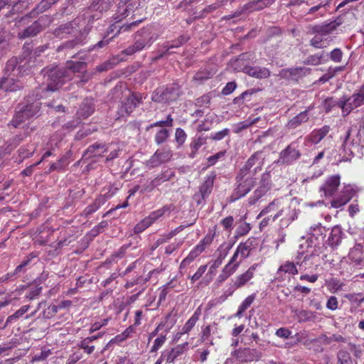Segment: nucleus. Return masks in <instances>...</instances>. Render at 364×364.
<instances>
[{
    "label": "nucleus",
    "mask_w": 364,
    "mask_h": 364,
    "mask_svg": "<svg viewBox=\"0 0 364 364\" xmlns=\"http://www.w3.org/2000/svg\"><path fill=\"white\" fill-rule=\"evenodd\" d=\"M41 74L43 77L46 87L43 90L46 91H56L59 90L64 83L65 78L69 77L68 70L64 67L49 65L41 70Z\"/></svg>",
    "instance_id": "1"
},
{
    "label": "nucleus",
    "mask_w": 364,
    "mask_h": 364,
    "mask_svg": "<svg viewBox=\"0 0 364 364\" xmlns=\"http://www.w3.org/2000/svg\"><path fill=\"white\" fill-rule=\"evenodd\" d=\"M157 37V35L153 33L150 29L144 28L136 32L134 43L124 49L122 53L127 55H133L146 47L151 46Z\"/></svg>",
    "instance_id": "2"
},
{
    "label": "nucleus",
    "mask_w": 364,
    "mask_h": 364,
    "mask_svg": "<svg viewBox=\"0 0 364 364\" xmlns=\"http://www.w3.org/2000/svg\"><path fill=\"white\" fill-rule=\"evenodd\" d=\"M253 171L240 168L236 176L237 186L235 190L236 197L240 198L247 194L256 184Z\"/></svg>",
    "instance_id": "3"
},
{
    "label": "nucleus",
    "mask_w": 364,
    "mask_h": 364,
    "mask_svg": "<svg viewBox=\"0 0 364 364\" xmlns=\"http://www.w3.org/2000/svg\"><path fill=\"white\" fill-rule=\"evenodd\" d=\"M182 95L181 86L178 83L168 85L165 88H157L152 94L153 101L166 103L176 100Z\"/></svg>",
    "instance_id": "4"
},
{
    "label": "nucleus",
    "mask_w": 364,
    "mask_h": 364,
    "mask_svg": "<svg viewBox=\"0 0 364 364\" xmlns=\"http://www.w3.org/2000/svg\"><path fill=\"white\" fill-rule=\"evenodd\" d=\"M338 105L343 112H346V114H349L353 109L364 105V85L350 97L339 100Z\"/></svg>",
    "instance_id": "5"
},
{
    "label": "nucleus",
    "mask_w": 364,
    "mask_h": 364,
    "mask_svg": "<svg viewBox=\"0 0 364 364\" xmlns=\"http://www.w3.org/2000/svg\"><path fill=\"white\" fill-rule=\"evenodd\" d=\"M297 141H293L289 144L279 154L278 163L281 164H291L301 157Z\"/></svg>",
    "instance_id": "6"
},
{
    "label": "nucleus",
    "mask_w": 364,
    "mask_h": 364,
    "mask_svg": "<svg viewBox=\"0 0 364 364\" xmlns=\"http://www.w3.org/2000/svg\"><path fill=\"white\" fill-rule=\"evenodd\" d=\"M272 188L271 176L269 172L262 173L259 186L250 198L249 203L255 204L259 199L264 196Z\"/></svg>",
    "instance_id": "7"
},
{
    "label": "nucleus",
    "mask_w": 364,
    "mask_h": 364,
    "mask_svg": "<svg viewBox=\"0 0 364 364\" xmlns=\"http://www.w3.org/2000/svg\"><path fill=\"white\" fill-rule=\"evenodd\" d=\"M170 210V207L164 205L162 208L159 209L150 213L149 216L138 223L134 228V232L139 234L144 230L151 225L157 219L164 215V213Z\"/></svg>",
    "instance_id": "8"
},
{
    "label": "nucleus",
    "mask_w": 364,
    "mask_h": 364,
    "mask_svg": "<svg viewBox=\"0 0 364 364\" xmlns=\"http://www.w3.org/2000/svg\"><path fill=\"white\" fill-rule=\"evenodd\" d=\"M234 356L241 362L258 361L262 357V353L254 348H245L235 351Z\"/></svg>",
    "instance_id": "9"
},
{
    "label": "nucleus",
    "mask_w": 364,
    "mask_h": 364,
    "mask_svg": "<svg viewBox=\"0 0 364 364\" xmlns=\"http://www.w3.org/2000/svg\"><path fill=\"white\" fill-rule=\"evenodd\" d=\"M355 191L350 186H346L341 191L339 196L331 202V207L341 208L347 204L355 196Z\"/></svg>",
    "instance_id": "10"
},
{
    "label": "nucleus",
    "mask_w": 364,
    "mask_h": 364,
    "mask_svg": "<svg viewBox=\"0 0 364 364\" xmlns=\"http://www.w3.org/2000/svg\"><path fill=\"white\" fill-rule=\"evenodd\" d=\"M77 23L74 21L67 22L55 28L53 34L55 38L63 39L70 36H75L78 32Z\"/></svg>",
    "instance_id": "11"
},
{
    "label": "nucleus",
    "mask_w": 364,
    "mask_h": 364,
    "mask_svg": "<svg viewBox=\"0 0 364 364\" xmlns=\"http://www.w3.org/2000/svg\"><path fill=\"white\" fill-rule=\"evenodd\" d=\"M31 0H0V11L7 7L10 13L20 12L25 9Z\"/></svg>",
    "instance_id": "12"
},
{
    "label": "nucleus",
    "mask_w": 364,
    "mask_h": 364,
    "mask_svg": "<svg viewBox=\"0 0 364 364\" xmlns=\"http://www.w3.org/2000/svg\"><path fill=\"white\" fill-rule=\"evenodd\" d=\"M340 176L334 175L330 176L321 186L320 191L323 192L326 196H332L336 191L340 185Z\"/></svg>",
    "instance_id": "13"
},
{
    "label": "nucleus",
    "mask_w": 364,
    "mask_h": 364,
    "mask_svg": "<svg viewBox=\"0 0 364 364\" xmlns=\"http://www.w3.org/2000/svg\"><path fill=\"white\" fill-rule=\"evenodd\" d=\"M341 24V21L336 19L328 23H324L322 25H315L311 28V32L313 33L320 34V36H325L333 31Z\"/></svg>",
    "instance_id": "14"
},
{
    "label": "nucleus",
    "mask_w": 364,
    "mask_h": 364,
    "mask_svg": "<svg viewBox=\"0 0 364 364\" xmlns=\"http://www.w3.org/2000/svg\"><path fill=\"white\" fill-rule=\"evenodd\" d=\"M171 153L168 150H157L148 161L147 164L151 167H156L163 163L170 160Z\"/></svg>",
    "instance_id": "15"
},
{
    "label": "nucleus",
    "mask_w": 364,
    "mask_h": 364,
    "mask_svg": "<svg viewBox=\"0 0 364 364\" xmlns=\"http://www.w3.org/2000/svg\"><path fill=\"white\" fill-rule=\"evenodd\" d=\"M244 72L249 76L257 79L268 78L271 74L268 68L260 66H246L244 68Z\"/></svg>",
    "instance_id": "16"
},
{
    "label": "nucleus",
    "mask_w": 364,
    "mask_h": 364,
    "mask_svg": "<svg viewBox=\"0 0 364 364\" xmlns=\"http://www.w3.org/2000/svg\"><path fill=\"white\" fill-rule=\"evenodd\" d=\"M257 264L252 265L245 273L237 276L233 281V287L239 289L245 286L254 276Z\"/></svg>",
    "instance_id": "17"
},
{
    "label": "nucleus",
    "mask_w": 364,
    "mask_h": 364,
    "mask_svg": "<svg viewBox=\"0 0 364 364\" xmlns=\"http://www.w3.org/2000/svg\"><path fill=\"white\" fill-rule=\"evenodd\" d=\"M188 342L184 343L182 345H178L175 348H171L170 350L164 351L161 355L164 357L166 363H173L176 358L183 353L185 348L188 346Z\"/></svg>",
    "instance_id": "18"
},
{
    "label": "nucleus",
    "mask_w": 364,
    "mask_h": 364,
    "mask_svg": "<svg viewBox=\"0 0 364 364\" xmlns=\"http://www.w3.org/2000/svg\"><path fill=\"white\" fill-rule=\"evenodd\" d=\"M262 151H258L253 154L246 161L245 164L242 169L251 170L253 166L257 165V166L252 171L254 173H256L257 169H261V165L262 164Z\"/></svg>",
    "instance_id": "19"
},
{
    "label": "nucleus",
    "mask_w": 364,
    "mask_h": 364,
    "mask_svg": "<svg viewBox=\"0 0 364 364\" xmlns=\"http://www.w3.org/2000/svg\"><path fill=\"white\" fill-rule=\"evenodd\" d=\"M21 87V85L14 79V76L7 75V77H4L0 80V90H3L5 92H14Z\"/></svg>",
    "instance_id": "20"
},
{
    "label": "nucleus",
    "mask_w": 364,
    "mask_h": 364,
    "mask_svg": "<svg viewBox=\"0 0 364 364\" xmlns=\"http://www.w3.org/2000/svg\"><path fill=\"white\" fill-rule=\"evenodd\" d=\"M275 0H253L244 5V10L247 13L259 11L272 5Z\"/></svg>",
    "instance_id": "21"
},
{
    "label": "nucleus",
    "mask_w": 364,
    "mask_h": 364,
    "mask_svg": "<svg viewBox=\"0 0 364 364\" xmlns=\"http://www.w3.org/2000/svg\"><path fill=\"white\" fill-rule=\"evenodd\" d=\"M343 232L341 228L338 226H334L331 232L330 236L328 239V244L332 248L337 247L342 240Z\"/></svg>",
    "instance_id": "22"
},
{
    "label": "nucleus",
    "mask_w": 364,
    "mask_h": 364,
    "mask_svg": "<svg viewBox=\"0 0 364 364\" xmlns=\"http://www.w3.org/2000/svg\"><path fill=\"white\" fill-rule=\"evenodd\" d=\"M215 178V175L214 173L207 176L203 184L200 186V194L203 195V197H208L211 193Z\"/></svg>",
    "instance_id": "23"
},
{
    "label": "nucleus",
    "mask_w": 364,
    "mask_h": 364,
    "mask_svg": "<svg viewBox=\"0 0 364 364\" xmlns=\"http://www.w3.org/2000/svg\"><path fill=\"white\" fill-rule=\"evenodd\" d=\"M87 64L83 61H68L66 63L65 69L68 70V74L70 73H84L86 71Z\"/></svg>",
    "instance_id": "24"
},
{
    "label": "nucleus",
    "mask_w": 364,
    "mask_h": 364,
    "mask_svg": "<svg viewBox=\"0 0 364 364\" xmlns=\"http://www.w3.org/2000/svg\"><path fill=\"white\" fill-rule=\"evenodd\" d=\"M329 126L325 125L319 129L314 130L309 136V140L313 144L320 142L329 132Z\"/></svg>",
    "instance_id": "25"
},
{
    "label": "nucleus",
    "mask_w": 364,
    "mask_h": 364,
    "mask_svg": "<svg viewBox=\"0 0 364 364\" xmlns=\"http://www.w3.org/2000/svg\"><path fill=\"white\" fill-rule=\"evenodd\" d=\"M310 108L306 109L304 112H300L296 116H295L293 119L289 121L287 123V127L289 129H295L302 123L306 122L309 119L308 112Z\"/></svg>",
    "instance_id": "26"
},
{
    "label": "nucleus",
    "mask_w": 364,
    "mask_h": 364,
    "mask_svg": "<svg viewBox=\"0 0 364 364\" xmlns=\"http://www.w3.org/2000/svg\"><path fill=\"white\" fill-rule=\"evenodd\" d=\"M206 143V138L202 136H196L190 144L191 151L189 156L193 159L198 150Z\"/></svg>",
    "instance_id": "27"
},
{
    "label": "nucleus",
    "mask_w": 364,
    "mask_h": 364,
    "mask_svg": "<svg viewBox=\"0 0 364 364\" xmlns=\"http://www.w3.org/2000/svg\"><path fill=\"white\" fill-rule=\"evenodd\" d=\"M201 314L200 308H198L193 316L187 321L182 328L181 333H188L194 327L196 322L198 321Z\"/></svg>",
    "instance_id": "28"
},
{
    "label": "nucleus",
    "mask_w": 364,
    "mask_h": 364,
    "mask_svg": "<svg viewBox=\"0 0 364 364\" xmlns=\"http://www.w3.org/2000/svg\"><path fill=\"white\" fill-rule=\"evenodd\" d=\"M203 245H197L189 255L182 261L180 267H185L186 264L193 262L201 252L204 251Z\"/></svg>",
    "instance_id": "29"
},
{
    "label": "nucleus",
    "mask_w": 364,
    "mask_h": 364,
    "mask_svg": "<svg viewBox=\"0 0 364 364\" xmlns=\"http://www.w3.org/2000/svg\"><path fill=\"white\" fill-rule=\"evenodd\" d=\"M41 31L36 23L33 22L30 26L23 29L21 32L18 33V37L20 38H26L33 37L39 33Z\"/></svg>",
    "instance_id": "30"
},
{
    "label": "nucleus",
    "mask_w": 364,
    "mask_h": 364,
    "mask_svg": "<svg viewBox=\"0 0 364 364\" xmlns=\"http://www.w3.org/2000/svg\"><path fill=\"white\" fill-rule=\"evenodd\" d=\"M53 4L49 0H42L34 9L29 14L31 18L36 17L38 14L44 12L51 7Z\"/></svg>",
    "instance_id": "31"
},
{
    "label": "nucleus",
    "mask_w": 364,
    "mask_h": 364,
    "mask_svg": "<svg viewBox=\"0 0 364 364\" xmlns=\"http://www.w3.org/2000/svg\"><path fill=\"white\" fill-rule=\"evenodd\" d=\"M17 64L18 60L16 58H11L9 60L4 69L5 75L9 76L12 75L14 77L16 76L19 73L18 69H16Z\"/></svg>",
    "instance_id": "32"
},
{
    "label": "nucleus",
    "mask_w": 364,
    "mask_h": 364,
    "mask_svg": "<svg viewBox=\"0 0 364 364\" xmlns=\"http://www.w3.org/2000/svg\"><path fill=\"white\" fill-rule=\"evenodd\" d=\"M238 268V264H235V265L230 266L225 265L223 269L221 274L218 277V281L220 283L225 282L230 276H231L233 273L236 272Z\"/></svg>",
    "instance_id": "33"
},
{
    "label": "nucleus",
    "mask_w": 364,
    "mask_h": 364,
    "mask_svg": "<svg viewBox=\"0 0 364 364\" xmlns=\"http://www.w3.org/2000/svg\"><path fill=\"white\" fill-rule=\"evenodd\" d=\"M217 326L218 324L215 322L211 324L207 325L205 326H203L201 329V336L200 340L204 342L208 341L211 336V333H214L217 332Z\"/></svg>",
    "instance_id": "34"
},
{
    "label": "nucleus",
    "mask_w": 364,
    "mask_h": 364,
    "mask_svg": "<svg viewBox=\"0 0 364 364\" xmlns=\"http://www.w3.org/2000/svg\"><path fill=\"white\" fill-rule=\"evenodd\" d=\"M121 60L122 59H119L118 57H113L112 59L108 60L104 62L102 64L97 66L96 70L100 73L109 70L116 66Z\"/></svg>",
    "instance_id": "35"
},
{
    "label": "nucleus",
    "mask_w": 364,
    "mask_h": 364,
    "mask_svg": "<svg viewBox=\"0 0 364 364\" xmlns=\"http://www.w3.org/2000/svg\"><path fill=\"white\" fill-rule=\"evenodd\" d=\"M281 272L295 275L298 273V269L294 262L287 261L279 267L277 274H279Z\"/></svg>",
    "instance_id": "36"
},
{
    "label": "nucleus",
    "mask_w": 364,
    "mask_h": 364,
    "mask_svg": "<svg viewBox=\"0 0 364 364\" xmlns=\"http://www.w3.org/2000/svg\"><path fill=\"white\" fill-rule=\"evenodd\" d=\"M110 6L109 0H92V12L99 11L102 14L109 9Z\"/></svg>",
    "instance_id": "37"
},
{
    "label": "nucleus",
    "mask_w": 364,
    "mask_h": 364,
    "mask_svg": "<svg viewBox=\"0 0 364 364\" xmlns=\"http://www.w3.org/2000/svg\"><path fill=\"white\" fill-rule=\"evenodd\" d=\"M28 119V117L26 115L24 114V110L21 107H18V109L16 112L15 115L13 117V119L11 120V124L14 127H18L21 123L25 122V120Z\"/></svg>",
    "instance_id": "38"
},
{
    "label": "nucleus",
    "mask_w": 364,
    "mask_h": 364,
    "mask_svg": "<svg viewBox=\"0 0 364 364\" xmlns=\"http://www.w3.org/2000/svg\"><path fill=\"white\" fill-rule=\"evenodd\" d=\"M107 149L105 144L97 143L92 144V164L97 161L96 158H102L101 154L107 151Z\"/></svg>",
    "instance_id": "39"
},
{
    "label": "nucleus",
    "mask_w": 364,
    "mask_h": 364,
    "mask_svg": "<svg viewBox=\"0 0 364 364\" xmlns=\"http://www.w3.org/2000/svg\"><path fill=\"white\" fill-rule=\"evenodd\" d=\"M133 9V5L132 4H129L126 7H122L121 6H119V10L117 11V14H116V16L114 17V19L117 22L121 21L122 19L127 17L130 11Z\"/></svg>",
    "instance_id": "40"
},
{
    "label": "nucleus",
    "mask_w": 364,
    "mask_h": 364,
    "mask_svg": "<svg viewBox=\"0 0 364 364\" xmlns=\"http://www.w3.org/2000/svg\"><path fill=\"white\" fill-rule=\"evenodd\" d=\"M336 364H353V360L348 351L341 350L337 353Z\"/></svg>",
    "instance_id": "41"
},
{
    "label": "nucleus",
    "mask_w": 364,
    "mask_h": 364,
    "mask_svg": "<svg viewBox=\"0 0 364 364\" xmlns=\"http://www.w3.org/2000/svg\"><path fill=\"white\" fill-rule=\"evenodd\" d=\"M24 114L27 116L28 119L36 115L39 111V103L34 102L23 106Z\"/></svg>",
    "instance_id": "42"
},
{
    "label": "nucleus",
    "mask_w": 364,
    "mask_h": 364,
    "mask_svg": "<svg viewBox=\"0 0 364 364\" xmlns=\"http://www.w3.org/2000/svg\"><path fill=\"white\" fill-rule=\"evenodd\" d=\"M250 246H251V243L249 242V240H247V242H245L244 243H240L238 245V247L237 248V251L239 252V254L240 255V261L247 258L249 256L250 251Z\"/></svg>",
    "instance_id": "43"
},
{
    "label": "nucleus",
    "mask_w": 364,
    "mask_h": 364,
    "mask_svg": "<svg viewBox=\"0 0 364 364\" xmlns=\"http://www.w3.org/2000/svg\"><path fill=\"white\" fill-rule=\"evenodd\" d=\"M255 298V294H252L249 296H247L243 302L241 304V305L239 306V309L237 310V312L236 313L235 316L237 317H240L243 312L252 304Z\"/></svg>",
    "instance_id": "44"
},
{
    "label": "nucleus",
    "mask_w": 364,
    "mask_h": 364,
    "mask_svg": "<svg viewBox=\"0 0 364 364\" xmlns=\"http://www.w3.org/2000/svg\"><path fill=\"white\" fill-rule=\"evenodd\" d=\"M53 21V18L49 15L41 16L35 22L42 31L47 28Z\"/></svg>",
    "instance_id": "45"
},
{
    "label": "nucleus",
    "mask_w": 364,
    "mask_h": 364,
    "mask_svg": "<svg viewBox=\"0 0 364 364\" xmlns=\"http://www.w3.org/2000/svg\"><path fill=\"white\" fill-rule=\"evenodd\" d=\"M326 228L322 226L320 223L311 226L310 228V234L316 239H318L319 237H323V236L326 235Z\"/></svg>",
    "instance_id": "46"
},
{
    "label": "nucleus",
    "mask_w": 364,
    "mask_h": 364,
    "mask_svg": "<svg viewBox=\"0 0 364 364\" xmlns=\"http://www.w3.org/2000/svg\"><path fill=\"white\" fill-rule=\"evenodd\" d=\"M187 41L188 38L184 36H181L175 41H173L171 44H170L168 42L164 43L163 45V48L166 49V51H168L172 48L180 47Z\"/></svg>",
    "instance_id": "47"
},
{
    "label": "nucleus",
    "mask_w": 364,
    "mask_h": 364,
    "mask_svg": "<svg viewBox=\"0 0 364 364\" xmlns=\"http://www.w3.org/2000/svg\"><path fill=\"white\" fill-rule=\"evenodd\" d=\"M50 355L51 350L44 346L41 348V351L39 353H36L32 357L31 362L34 363L45 360Z\"/></svg>",
    "instance_id": "48"
},
{
    "label": "nucleus",
    "mask_w": 364,
    "mask_h": 364,
    "mask_svg": "<svg viewBox=\"0 0 364 364\" xmlns=\"http://www.w3.org/2000/svg\"><path fill=\"white\" fill-rule=\"evenodd\" d=\"M29 305H24L17 310L14 314L7 318V323H11L14 321H16L24 315L29 309Z\"/></svg>",
    "instance_id": "49"
},
{
    "label": "nucleus",
    "mask_w": 364,
    "mask_h": 364,
    "mask_svg": "<svg viewBox=\"0 0 364 364\" xmlns=\"http://www.w3.org/2000/svg\"><path fill=\"white\" fill-rule=\"evenodd\" d=\"M136 107V104L134 102L133 99H127V97L123 101L121 107V111L124 112L127 114H130L133 112L134 109Z\"/></svg>",
    "instance_id": "50"
},
{
    "label": "nucleus",
    "mask_w": 364,
    "mask_h": 364,
    "mask_svg": "<svg viewBox=\"0 0 364 364\" xmlns=\"http://www.w3.org/2000/svg\"><path fill=\"white\" fill-rule=\"evenodd\" d=\"M281 34H282V30L280 28H279L277 26H271V27L268 28V29L267 31L266 36L264 37V43H267L269 41H270V39L272 38H273L274 36H279Z\"/></svg>",
    "instance_id": "51"
},
{
    "label": "nucleus",
    "mask_w": 364,
    "mask_h": 364,
    "mask_svg": "<svg viewBox=\"0 0 364 364\" xmlns=\"http://www.w3.org/2000/svg\"><path fill=\"white\" fill-rule=\"evenodd\" d=\"M42 287L39 286H31L26 294V298L33 300L38 296L41 293Z\"/></svg>",
    "instance_id": "52"
},
{
    "label": "nucleus",
    "mask_w": 364,
    "mask_h": 364,
    "mask_svg": "<svg viewBox=\"0 0 364 364\" xmlns=\"http://www.w3.org/2000/svg\"><path fill=\"white\" fill-rule=\"evenodd\" d=\"M299 322H305L312 320L314 318V313L307 310H301L296 313Z\"/></svg>",
    "instance_id": "53"
},
{
    "label": "nucleus",
    "mask_w": 364,
    "mask_h": 364,
    "mask_svg": "<svg viewBox=\"0 0 364 364\" xmlns=\"http://www.w3.org/2000/svg\"><path fill=\"white\" fill-rule=\"evenodd\" d=\"M310 45L316 48H323L326 47V42L322 36L316 35L310 41Z\"/></svg>",
    "instance_id": "54"
},
{
    "label": "nucleus",
    "mask_w": 364,
    "mask_h": 364,
    "mask_svg": "<svg viewBox=\"0 0 364 364\" xmlns=\"http://www.w3.org/2000/svg\"><path fill=\"white\" fill-rule=\"evenodd\" d=\"M309 68H291L287 70H282L281 71V75H282L284 73H289L290 76L296 75H305L306 73L310 72Z\"/></svg>",
    "instance_id": "55"
},
{
    "label": "nucleus",
    "mask_w": 364,
    "mask_h": 364,
    "mask_svg": "<svg viewBox=\"0 0 364 364\" xmlns=\"http://www.w3.org/2000/svg\"><path fill=\"white\" fill-rule=\"evenodd\" d=\"M168 131L166 129H162L159 130L156 136H155V141L156 143L159 145L165 142L168 137Z\"/></svg>",
    "instance_id": "56"
},
{
    "label": "nucleus",
    "mask_w": 364,
    "mask_h": 364,
    "mask_svg": "<svg viewBox=\"0 0 364 364\" xmlns=\"http://www.w3.org/2000/svg\"><path fill=\"white\" fill-rule=\"evenodd\" d=\"M323 58V55H311L307 57V58L304 61L305 65H319Z\"/></svg>",
    "instance_id": "57"
},
{
    "label": "nucleus",
    "mask_w": 364,
    "mask_h": 364,
    "mask_svg": "<svg viewBox=\"0 0 364 364\" xmlns=\"http://www.w3.org/2000/svg\"><path fill=\"white\" fill-rule=\"evenodd\" d=\"M58 311L57 305H50L43 311V316L45 318H50L53 317Z\"/></svg>",
    "instance_id": "58"
},
{
    "label": "nucleus",
    "mask_w": 364,
    "mask_h": 364,
    "mask_svg": "<svg viewBox=\"0 0 364 364\" xmlns=\"http://www.w3.org/2000/svg\"><path fill=\"white\" fill-rule=\"evenodd\" d=\"M175 139L179 146L183 144L186 139V134L181 128H177L175 133Z\"/></svg>",
    "instance_id": "59"
},
{
    "label": "nucleus",
    "mask_w": 364,
    "mask_h": 364,
    "mask_svg": "<svg viewBox=\"0 0 364 364\" xmlns=\"http://www.w3.org/2000/svg\"><path fill=\"white\" fill-rule=\"evenodd\" d=\"M166 340V336L161 335L154 340L153 346L151 348V353L156 352L165 343Z\"/></svg>",
    "instance_id": "60"
},
{
    "label": "nucleus",
    "mask_w": 364,
    "mask_h": 364,
    "mask_svg": "<svg viewBox=\"0 0 364 364\" xmlns=\"http://www.w3.org/2000/svg\"><path fill=\"white\" fill-rule=\"evenodd\" d=\"M9 50V41L4 36H0V58L6 55Z\"/></svg>",
    "instance_id": "61"
},
{
    "label": "nucleus",
    "mask_w": 364,
    "mask_h": 364,
    "mask_svg": "<svg viewBox=\"0 0 364 364\" xmlns=\"http://www.w3.org/2000/svg\"><path fill=\"white\" fill-rule=\"evenodd\" d=\"M134 327L132 326H129L121 334L117 335L115 337L116 341H123L127 338L130 337L131 335L134 332Z\"/></svg>",
    "instance_id": "62"
},
{
    "label": "nucleus",
    "mask_w": 364,
    "mask_h": 364,
    "mask_svg": "<svg viewBox=\"0 0 364 364\" xmlns=\"http://www.w3.org/2000/svg\"><path fill=\"white\" fill-rule=\"evenodd\" d=\"M230 134V129L228 128H225L220 132H215L213 134H211L210 139L214 141H220L224 139L225 136L229 135Z\"/></svg>",
    "instance_id": "63"
},
{
    "label": "nucleus",
    "mask_w": 364,
    "mask_h": 364,
    "mask_svg": "<svg viewBox=\"0 0 364 364\" xmlns=\"http://www.w3.org/2000/svg\"><path fill=\"white\" fill-rule=\"evenodd\" d=\"M108 225V223L106 220L102 221L96 227L92 228V237H96L100 232H102L105 230Z\"/></svg>",
    "instance_id": "64"
}]
</instances>
